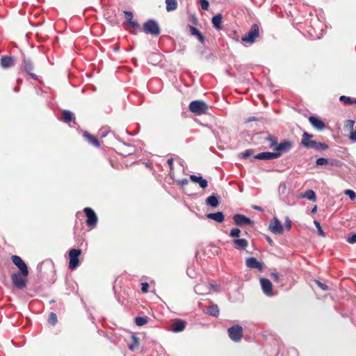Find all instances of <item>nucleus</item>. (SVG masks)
<instances>
[{
    "mask_svg": "<svg viewBox=\"0 0 356 356\" xmlns=\"http://www.w3.org/2000/svg\"><path fill=\"white\" fill-rule=\"evenodd\" d=\"M314 136L305 131L302 136L300 145L307 148L312 149L316 151H325L328 149V145L313 140Z\"/></svg>",
    "mask_w": 356,
    "mask_h": 356,
    "instance_id": "1",
    "label": "nucleus"
},
{
    "mask_svg": "<svg viewBox=\"0 0 356 356\" xmlns=\"http://www.w3.org/2000/svg\"><path fill=\"white\" fill-rule=\"evenodd\" d=\"M188 108L191 112L197 115H202L207 113L209 106L203 101L195 100L190 103Z\"/></svg>",
    "mask_w": 356,
    "mask_h": 356,
    "instance_id": "2",
    "label": "nucleus"
},
{
    "mask_svg": "<svg viewBox=\"0 0 356 356\" xmlns=\"http://www.w3.org/2000/svg\"><path fill=\"white\" fill-rule=\"evenodd\" d=\"M259 28L257 24H254L251 26V28L248 32H247L242 37V40L245 42L253 43L255 39L259 36Z\"/></svg>",
    "mask_w": 356,
    "mask_h": 356,
    "instance_id": "3",
    "label": "nucleus"
},
{
    "mask_svg": "<svg viewBox=\"0 0 356 356\" xmlns=\"http://www.w3.org/2000/svg\"><path fill=\"white\" fill-rule=\"evenodd\" d=\"M143 30L146 33L152 35H158L161 33L159 24L153 19H149L143 24Z\"/></svg>",
    "mask_w": 356,
    "mask_h": 356,
    "instance_id": "4",
    "label": "nucleus"
},
{
    "mask_svg": "<svg viewBox=\"0 0 356 356\" xmlns=\"http://www.w3.org/2000/svg\"><path fill=\"white\" fill-rule=\"evenodd\" d=\"M81 254V250L79 249H71L69 252V268L74 270L79 265V257Z\"/></svg>",
    "mask_w": 356,
    "mask_h": 356,
    "instance_id": "5",
    "label": "nucleus"
},
{
    "mask_svg": "<svg viewBox=\"0 0 356 356\" xmlns=\"http://www.w3.org/2000/svg\"><path fill=\"white\" fill-rule=\"evenodd\" d=\"M22 272L15 273L11 275V280L13 285L17 289H23L26 285V277Z\"/></svg>",
    "mask_w": 356,
    "mask_h": 356,
    "instance_id": "6",
    "label": "nucleus"
},
{
    "mask_svg": "<svg viewBox=\"0 0 356 356\" xmlns=\"http://www.w3.org/2000/svg\"><path fill=\"white\" fill-rule=\"evenodd\" d=\"M83 211L87 217V225L91 229L95 228L97 225L98 220L96 213L91 208L89 207L85 208Z\"/></svg>",
    "mask_w": 356,
    "mask_h": 356,
    "instance_id": "7",
    "label": "nucleus"
},
{
    "mask_svg": "<svg viewBox=\"0 0 356 356\" xmlns=\"http://www.w3.org/2000/svg\"><path fill=\"white\" fill-rule=\"evenodd\" d=\"M230 339L236 342L239 341L243 336V328L238 325H235L229 327L227 330Z\"/></svg>",
    "mask_w": 356,
    "mask_h": 356,
    "instance_id": "8",
    "label": "nucleus"
},
{
    "mask_svg": "<svg viewBox=\"0 0 356 356\" xmlns=\"http://www.w3.org/2000/svg\"><path fill=\"white\" fill-rule=\"evenodd\" d=\"M293 147V143L289 140H284L280 143H277L275 149V154H279V158L284 153L289 152Z\"/></svg>",
    "mask_w": 356,
    "mask_h": 356,
    "instance_id": "9",
    "label": "nucleus"
},
{
    "mask_svg": "<svg viewBox=\"0 0 356 356\" xmlns=\"http://www.w3.org/2000/svg\"><path fill=\"white\" fill-rule=\"evenodd\" d=\"M269 230L275 234H282L284 232V227L277 218L270 220L268 226Z\"/></svg>",
    "mask_w": 356,
    "mask_h": 356,
    "instance_id": "10",
    "label": "nucleus"
},
{
    "mask_svg": "<svg viewBox=\"0 0 356 356\" xmlns=\"http://www.w3.org/2000/svg\"><path fill=\"white\" fill-rule=\"evenodd\" d=\"M12 261L13 264L19 269L20 272L24 275L28 276L29 270L26 264L19 256L14 255L12 257Z\"/></svg>",
    "mask_w": 356,
    "mask_h": 356,
    "instance_id": "11",
    "label": "nucleus"
},
{
    "mask_svg": "<svg viewBox=\"0 0 356 356\" xmlns=\"http://www.w3.org/2000/svg\"><path fill=\"white\" fill-rule=\"evenodd\" d=\"M234 223L238 226H242L245 224L252 225L253 221L249 218L242 214H235L233 217Z\"/></svg>",
    "mask_w": 356,
    "mask_h": 356,
    "instance_id": "12",
    "label": "nucleus"
},
{
    "mask_svg": "<svg viewBox=\"0 0 356 356\" xmlns=\"http://www.w3.org/2000/svg\"><path fill=\"white\" fill-rule=\"evenodd\" d=\"M260 283L263 292L268 296H273V286L271 282L266 278H261Z\"/></svg>",
    "mask_w": 356,
    "mask_h": 356,
    "instance_id": "13",
    "label": "nucleus"
},
{
    "mask_svg": "<svg viewBox=\"0 0 356 356\" xmlns=\"http://www.w3.org/2000/svg\"><path fill=\"white\" fill-rule=\"evenodd\" d=\"M246 266L252 269H257L261 271L264 268L263 264L254 257H249L245 261Z\"/></svg>",
    "mask_w": 356,
    "mask_h": 356,
    "instance_id": "14",
    "label": "nucleus"
},
{
    "mask_svg": "<svg viewBox=\"0 0 356 356\" xmlns=\"http://www.w3.org/2000/svg\"><path fill=\"white\" fill-rule=\"evenodd\" d=\"M279 158V154H275L274 152H264L256 154L254 156V159L258 160H273Z\"/></svg>",
    "mask_w": 356,
    "mask_h": 356,
    "instance_id": "15",
    "label": "nucleus"
},
{
    "mask_svg": "<svg viewBox=\"0 0 356 356\" xmlns=\"http://www.w3.org/2000/svg\"><path fill=\"white\" fill-rule=\"evenodd\" d=\"M309 121L313 126V127H314L317 130L321 131L325 128V123L317 117L310 116L309 118Z\"/></svg>",
    "mask_w": 356,
    "mask_h": 356,
    "instance_id": "16",
    "label": "nucleus"
},
{
    "mask_svg": "<svg viewBox=\"0 0 356 356\" xmlns=\"http://www.w3.org/2000/svg\"><path fill=\"white\" fill-rule=\"evenodd\" d=\"M194 291L199 295L208 294L209 293V286L206 282H201L195 286Z\"/></svg>",
    "mask_w": 356,
    "mask_h": 356,
    "instance_id": "17",
    "label": "nucleus"
},
{
    "mask_svg": "<svg viewBox=\"0 0 356 356\" xmlns=\"http://www.w3.org/2000/svg\"><path fill=\"white\" fill-rule=\"evenodd\" d=\"M190 179L192 182L198 184L202 188H206L208 186V181L201 176L191 175Z\"/></svg>",
    "mask_w": 356,
    "mask_h": 356,
    "instance_id": "18",
    "label": "nucleus"
},
{
    "mask_svg": "<svg viewBox=\"0 0 356 356\" xmlns=\"http://www.w3.org/2000/svg\"><path fill=\"white\" fill-rule=\"evenodd\" d=\"M233 245L237 250H245L248 245V242L245 238H236L233 240Z\"/></svg>",
    "mask_w": 356,
    "mask_h": 356,
    "instance_id": "19",
    "label": "nucleus"
},
{
    "mask_svg": "<svg viewBox=\"0 0 356 356\" xmlns=\"http://www.w3.org/2000/svg\"><path fill=\"white\" fill-rule=\"evenodd\" d=\"M14 65V60L11 56H2L0 60V65L3 68H8Z\"/></svg>",
    "mask_w": 356,
    "mask_h": 356,
    "instance_id": "20",
    "label": "nucleus"
},
{
    "mask_svg": "<svg viewBox=\"0 0 356 356\" xmlns=\"http://www.w3.org/2000/svg\"><path fill=\"white\" fill-rule=\"evenodd\" d=\"M209 219L216 221L217 222H222L225 220V216L222 212L218 211L216 213H210L207 215Z\"/></svg>",
    "mask_w": 356,
    "mask_h": 356,
    "instance_id": "21",
    "label": "nucleus"
},
{
    "mask_svg": "<svg viewBox=\"0 0 356 356\" xmlns=\"http://www.w3.org/2000/svg\"><path fill=\"white\" fill-rule=\"evenodd\" d=\"M124 17L127 23L134 29L139 27V24L137 22L133 21V13L130 11H124Z\"/></svg>",
    "mask_w": 356,
    "mask_h": 356,
    "instance_id": "22",
    "label": "nucleus"
},
{
    "mask_svg": "<svg viewBox=\"0 0 356 356\" xmlns=\"http://www.w3.org/2000/svg\"><path fill=\"white\" fill-rule=\"evenodd\" d=\"M222 16L221 14H218L212 17L211 22L213 24V26L217 30H221L222 26Z\"/></svg>",
    "mask_w": 356,
    "mask_h": 356,
    "instance_id": "23",
    "label": "nucleus"
},
{
    "mask_svg": "<svg viewBox=\"0 0 356 356\" xmlns=\"http://www.w3.org/2000/svg\"><path fill=\"white\" fill-rule=\"evenodd\" d=\"M205 313L210 316H218L219 315V309L217 305H212L206 308Z\"/></svg>",
    "mask_w": 356,
    "mask_h": 356,
    "instance_id": "24",
    "label": "nucleus"
},
{
    "mask_svg": "<svg viewBox=\"0 0 356 356\" xmlns=\"http://www.w3.org/2000/svg\"><path fill=\"white\" fill-rule=\"evenodd\" d=\"M206 204L211 207L216 208L219 205V201L216 195H212L206 199Z\"/></svg>",
    "mask_w": 356,
    "mask_h": 356,
    "instance_id": "25",
    "label": "nucleus"
},
{
    "mask_svg": "<svg viewBox=\"0 0 356 356\" xmlns=\"http://www.w3.org/2000/svg\"><path fill=\"white\" fill-rule=\"evenodd\" d=\"M186 327V323L183 321H177L172 324V330L175 332H181Z\"/></svg>",
    "mask_w": 356,
    "mask_h": 356,
    "instance_id": "26",
    "label": "nucleus"
},
{
    "mask_svg": "<svg viewBox=\"0 0 356 356\" xmlns=\"http://www.w3.org/2000/svg\"><path fill=\"white\" fill-rule=\"evenodd\" d=\"M189 29L191 34L197 36L200 42H201L202 43L204 42V37L197 29H196L194 26H189Z\"/></svg>",
    "mask_w": 356,
    "mask_h": 356,
    "instance_id": "27",
    "label": "nucleus"
},
{
    "mask_svg": "<svg viewBox=\"0 0 356 356\" xmlns=\"http://www.w3.org/2000/svg\"><path fill=\"white\" fill-rule=\"evenodd\" d=\"M83 136L92 145H94L97 147H99L100 144H99V140L96 138H95L94 136L90 135V134L85 132L83 134Z\"/></svg>",
    "mask_w": 356,
    "mask_h": 356,
    "instance_id": "28",
    "label": "nucleus"
},
{
    "mask_svg": "<svg viewBox=\"0 0 356 356\" xmlns=\"http://www.w3.org/2000/svg\"><path fill=\"white\" fill-rule=\"evenodd\" d=\"M74 119V114L71 111H67V110L63 111V120L65 122L69 123L71 121H72Z\"/></svg>",
    "mask_w": 356,
    "mask_h": 356,
    "instance_id": "29",
    "label": "nucleus"
},
{
    "mask_svg": "<svg viewBox=\"0 0 356 356\" xmlns=\"http://www.w3.org/2000/svg\"><path fill=\"white\" fill-rule=\"evenodd\" d=\"M165 3H166V10L168 12L175 10L177 7V0H165Z\"/></svg>",
    "mask_w": 356,
    "mask_h": 356,
    "instance_id": "30",
    "label": "nucleus"
},
{
    "mask_svg": "<svg viewBox=\"0 0 356 356\" xmlns=\"http://www.w3.org/2000/svg\"><path fill=\"white\" fill-rule=\"evenodd\" d=\"M289 189L287 188L286 187V185L285 183H281L279 186V188H278V191H279V194L282 197H286L288 193H289Z\"/></svg>",
    "mask_w": 356,
    "mask_h": 356,
    "instance_id": "31",
    "label": "nucleus"
},
{
    "mask_svg": "<svg viewBox=\"0 0 356 356\" xmlns=\"http://www.w3.org/2000/svg\"><path fill=\"white\" fill-rule=\"evenodd\" d=\"M23 67H24V70L27 73H30V72H31L33 70V65L31 61L30 60V59L24 58L23 60Z\"/></svg>",
    "mask_w": 356,
    "mask_h": 356,
    "instance_id": "32",
    "label": "nucleus"
},
{
    "mask_svg": "<svg viewBox=\"0 0 356 356\" xmlns=\"http://www.w3.org/2000/svg\"><path fill=\"white\" fill-rule=\"evenodd\" d=\"M302 197L312 201H315L316 200V193L312 190H307Z\"/></svg>",
    "mask_w": 356,
    "mask_h": 356,
    "instance_id": "33",
    "label": "nucleus"
},
{
    "mask_svg": "<svg viewBox=\"0 0 356 356\" xmlns=\"http://www.w3.org/2000/svg\"><path fill=\"white\" fill-rule=\"evenodd\" d=\"M266 140L270 142L269 147L273 150L275 149V147L277 145V142L275 138L273 137L272 136H268L266 138Z\"/></svg>",
    "mask_w": 356,
    "mask_h": 356,
    "instance_id": "34",
    "label": "nucleus"
},
{
    "mask_svg": "<svg viewBox=\"0 0 356 356\" xmlns=\"http://www.w3.org/2000/svg\"><path fill=\"white\" fill-rule=\"evenodd\" d=\"M139 346L138 339L136 336H132V342L129 345V348L134 350Z\"/></svg>",
    "mask_w": 356,
    "mask_h": 356,
    "instance_id": "35",
    "label": "nucleus"
},
{
    "mask_svg": "<svg viewBox=\"0 0 356 356\" xmlns=\"http://www.w3.org/2000/svg\"><path fill=\"white\" fill-rule=\"evenodd\" d=\"M135 323L138 326H142L147 323V317L138 316L135 318Z\"/></svg>",
    "mask_w": 356,
    "mask_h": 356,
    "instance_id": "36",
    "label": "nucleus"
},
{
    "mask_svg": "<svg viewBox=\"0 0 356 356\" xmlns=\"http://www.w3.org/2000/svg\"><path fill=\"white\" fill-rule=\"evenodd\" d=\"M241 230L238 228H233L231 229L229 236L232 238H238L240 236Z\"/></svg>",
    "mask_w": 356,
    "mask_h": 356,
    "instance_id": "37",
    "label": "nucleus"
},
{
    "mask_svg": "<svg viewBox=\"0 0 356 356\" xmlns=\"http://www.w3.org/2000/svg\"><path fill=\"white\" fill-rule=\"evenodd\" d=\"M344 193L348 195L351 200H355L356 199V193L353 190L347 189L344 191Z\"/></svg>",
    "mask_w": 356,
    "mask_h": 356,
    "instance_id": "38",
    "label": "nucleus"
},
{
    "mask_svg": "<svg viewBox=\"0 0 356 356\" xmlns=\"http://www.w3.org/2000/svg\"><path fill=\"white\" fill-rule=\"evenodd\" d=\"M254 153V150L249 149H246L245 152L241 153V157L243 159H248L249 156H252Z\"/></svg>",
    "mask_w": 356,
    "mask_h": 356,
    "instance_id": "39",
    "label": "nucleus"
},
{
    "mask_svg": "<svg viewBox=\"0 0 356 356\" xmlns=\"http://www.w3.org/2000/svg\"><path fill=\"white\" fill-rule=\"evenodd\" d=\"M49 322L51 325H55L57 322V316L55 313L51 312L49 316Z\"/></svg>",
    "mask_w": 356,
    "mask_h": 356,
    "instance_id": "40",
    "label": "nucleus"
},
{
    "mask_svg": "<svg viewBox=\"0 0 356 356\" xmlns=\"http://www.w3.org/2000/svg\"><path fill=\"white\" fill-rule=\"evenodd\" d=\"M314 223L316 227L318 229V234L322 236H325V234L323 231V229H322V228L321 227L320 222L318 221H317V220H314Z\"/></svg>",
    "mask_w": 356,
    "mask_h": 356,
    "instance_id": "41",
    "label": "nucleus"
},
{
    "mask_svg": "<svg viewBox=\"0 0 356 356\" xmlns=\"http://www.w3.org/2000/svg\"><path fill=\"white\" fill-rule=\"evenodd\" d=\"M199 3L202 10H207L209 9V3L207 0H199Z\"/></svg>",
    "mask_w": 356,
    "mask_h": 356,
    "instance_id": "42",
    "label": "nucleus"
},
{
    "mask_svg": "<svg viewBox=\"0 0 356 356\" xmlns=\"http://www.w3.org/2000/svg\"><path fill=\"white\" fill-rule=\"evenodd\" d=\"M339 99L341 102H343L345 104H348V105L351 104L352 98H350V97L341 95L339 97Z\"/></svg>",
    "mask_w": 356,
    "mask_h": 356,
    "instance_id": "43",
    "label": "nucleus"
},
{
    "mask_svg": "<svg viewBox=\"0 0 356 356\" xmlns=\"http://www.w3.org/2000/svg\"><path fill=\"white\" fill-rule=\"evenodd\" d=\"M354 124H355V121L353 120H348L346 122V124H345V127L348 129L350 130V131H352V130H353V127H354Z\"/></svg>",
    "mask_w": 356,
    "mask_h": 356,
    "instance_id": "44",
    "label": "nucleus"
},
{
    "mask_svg": "<svg viewBox=\"0 0 356 356\" xmlns=\"http://www.w3.org/2000/svg\"><path fill=\"white\" fill-rule=\"evenodd\" d=\"M328 163V160L325 158H318L316 161V165H324Z\"/></svg>",
    "mask_w": 356,
    "mask_h": 356,
    "instance_id": "45",
    "label": "nucleus"
},
{
    "mask_svg": "<svg viewBox=\"0 0 356 356\" xmlns=\"http://www.w3.org/2000/svg\"><path fill=\"white\" fill-rule=\"evenodd\" d=\"M208 285L209 286V293L211 292V291L218 292L220 290L219 285H218L216 284L210 283V284H208Z\"/></svg>",
    "mask_w": 356,
    "mask_h": 356,
    "instance_id": "46",
    "label": "nucleus"
},
{
    "mask_svg": "<svg viewBox=\"0 0 356 356\" xmlns=\"http://www.w3.org/2000/svg\"><path fill=\"white\" fill-rule=\"evenodd\" d=\"M316 284L318 285V286L319 288H321L322 290L326 291H328L329 290V287L327 285H326L324 283H322L321 282H320L319 280H316L315 281Z\"/></svg>",
    "mask_w": 356,
    "mask_h": 356,
    "instance_id": "47",
    "label": "nucleus"
},
{
    "mask_svg": "<svg viewBox=\"0 0 356 356\" xmlns=\"http://www.w3.org/2000/svg\"><path fill=\"white\" fill-rule=\"evenodd\" d=\"M347 241L350 244L356 243V233H352L350 236L348 237Z\"/></svg>",
    "mask_w": 356,
    "mask_h": 356,
    "instance_id": "48",
    "label": "nucleus"
},
{
    "mask_svg": "<svg viewBox=\"0 0 356 356\" xmlns=\"http://www.w3.org/2000/svg\"><path fill=\"white\" fill-rule=\"evenodd\" d=\"M149 289V284L147 282H143L141 284V291L143 293H145L148 292Z\"/></svg>",
    "mask_w": 356,
    "mask_h": 356,
    "instance_id": "49",
    "label": "nucleus"
},
{
    "mask_svg": "<svg viewBox=\"0 0 356 356\" xmlns=\"http://www.w3.org/2000/svg\"><path fill=\"white\" fill-rule=\"evenodd\" d=\"M284 225L287 230H289L291 228V221L289 217H286Z\"/></svg>",
    "mask_w": 356,
    "mask_h": 356,
    "instance_id": "50",
    "label": "nucleus"
},
{
    "mask_svg": "<svg viewBox=\"0 0 356 356\" xmlns=\"http://www.w3.org/2000/svg\"><path fill=\"white\" fill-rule=\"evenodd\" d=\"M349 138L352 141L356 142V129L352 130V131L350 132Z\"/></svg>",
    "mask_w": 356,
    "mask_h": 356,
    "instance_id": "51",
    "label": "nucleus"
},
{
    "mask_svg": "<svg viewBox=\"0 0 356 356\" xmlns=\"http://www.w3.org/2000/svg\"><path fill=\"white\" fill-rule=\"evenodd\" d=\"M179 184L183 186L187 185L188 184V181L187 179L184 178V179L179 180Z\"/></svg>",
    "mask_w": 356,
    "mask_h": 356,
    "instance_id": "52",
    "label": "nucleus"
},
{
    "mask_svg": "<svg viewBox=\"0 0 356 356\" xmlns=\"http://www.w3.org/2000/svg\"><path fill=\"white\" fill-rule=\"evenodd\" d=\"M167 163H168V165L170 166V169L172 170V165H173V159L172 158H169L167 160Z\"/></svg>",
    "mask_w": 356,
    "mask_h": 356,
    "instance_id": "53",
    "label": "nucleus"
},
{
    "mask_svg": "<svg viewBox=\"0 0 356 356\" xmlns=\"http://www.w3.org/2000/svg\"><path fill=\"white\" fill-rule=\"evenodd\" d=\"M271 275H272V277L274 278V280H275V281H277V280H278L279 275H278V274H277V273H273L271 274Z\"/></svg>",
    "mask_w": 356,
    "mask_h": 356,
    "instance_id": "54",
    "label": "nucleus"
},
{
    "mask_svg": "<svg viewBox=\"0 0 356 356\" xmlns=\"http://www.w3.org/2000/svg\"><path fill=\"white\" fill-rule=\"evenodd\" d=\"M28 74H29V75H30V76H31L33 79H35V80H36V79H38V76H37L35 74H34V73H33V72H30V73H28Z\"/></svg>",
    "mask_w": 356,
    "mask_h": 356,
    "instance_id": "55",
    "label": "nucleus"
},
{
    "mask_svg": "<svg viewBox=\"0 0 356 356\" xmlns=\"http://www.w3.org/2000/svg\"><path fill=\"white\" fill-rule=\"evenodd\" d=\"M255 120H257V118H256L255 117H250L246 120V122H249L255 121Z\"/></svg>",
    "mask_w": 356,
    "mask_h": 356,
    "instance_id": "56",
    "label": "nucleus"
},
{
    "mask_svg": "<svg viewBox=\"0 0 356 356\" xmlns=\"http://www.w3.org/2000/svg\"><path fill=\"white\" fill-rule=\"evenodd\" d=\"M253 208L256 210H258V211H262V209L261 207L259 206H253Z\"/></svg>",
    "mask_w": 356,
    "mask_h": 356,
    "instance_id": "57",
    "label": "nucleus"
},
{
    "mask_svg": "<svg viewBox=\"0 0 356 356\" xmlns=\"http://www.w3.org/2000/svg\"><path fill=\"white\" fill-rule=\"evenodd\" d=\"M317 211V207L314 206V207L312 209V213H316Z\"/></svg>",
    "mask_w": 356,
    "mask_h": 356,
    "instance_id": "58",
    "label": "nucleus"
},
{
    "mask_svg": "<svg viewBox=\"0 0 356 356\" xmlns=\"http://www.w3.org/2000/svg\"><path fill=\"white\" fill-rule=\"evenodd\" d=\"M267 240H268V243H269L270 244H272V243H273V241H272V239H271L270 237H267Z\"/></svg>",
    "mask_w": 356,
    "mask_h": 356,
    "instance_id": "59",
    "label": "nucleus"
},
{
    "mask_svg": "<svg viewBox=\"0 0 356 356\" xmlns=\"http://www.w3.org/2000/svg\"><path fill=\"white\" fill-rule=\"evenodd\" d=\"M356 104V98L352 99L351 104Z\"/></svg>",
    "mask_w": 356,
    "mask_h": 356,
    "instance_id": "60",
    "label": "nucleus"
},
{
    "mask_svg": "<svg viewBox=\"0 0 356 356\" xmlns=\"http://www.w3.org/2000/svg\"><path fill=\"white\" fill-rule=\"evenodd\" d=\"M14 90H15V92H18L19 91V88L18 87H15Z\"/></svg>",
    "mask_w": 356,
    "mask_h": 356,
    "instance_id": "61",
    "label": "nucleus"
}]
</instances>
